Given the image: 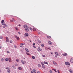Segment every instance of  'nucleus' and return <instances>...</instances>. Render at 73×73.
I'll list each match as a JSON object with an SVG mask.
<instances>
[{
	"mask_svg": "<svg viewBox=\"0 0 73 73\" xmlns=\"http://www.w3.org/2000/svg\"><path fill=\"white\" fill-rule=\"evenodd\" d=\"M9 62H12V60H11V58H9Z\"/></svg>",
	"mask_w": 73,
	"mask_h": 73,
	"instance_id": "nucleus-11",
	"label": "nucleus"
},
{
	"mask_svg": "<svg viewBox=\"0 0 73 73\" xmlns=\"http://www.w3.org/2000/svg\"><path fill=\"white\" fill-rule=\"evenodd\" d=\"M41 46H44V44H42V45H41Z\"/></svg>",
	"mask_w": 73,
	"mask_h": 73,
	"instance_id": "nucleus-52",
	"label": "nucleus"
},
{
	"mask_svg": "<svg viewBox=\"0 0 73 73\" xmlns=\"http://www.w3.org/2000/svg\"><path fill=\"white\" fill-rule=\"evenodd\" d=\"M42 56L43 57H45L46 56L45 55H42Z\"/></svg>",
	"mask_w": 73,
	"mask_h": 73,
	"instance_id": "nucleus-27",
	"label": "nucleus"
},
{
	"mask_svg": "<svg viewBox=\"0 0 73 73\" xmlns=\"http://www.w3.org/2000/svg\"><path fill=\"white\" fill-rule=\"evenodd\" d=\"M6 41L7 42H9V39H8V37H6Z\"/></svg>",
	"mask_w": 73,
	"mask_h": 73,
	"instance_id": "nucleus-3",
	"label": "nucleus"
},
{
	"mask_svg": "<svg viewBox=\"0 0 73 73\" xmlns=\"http://www.w3.org/2000/svg\"><path fill=\"white\" fill-rule=\"evenodd\" d=\"M48 43L50 45H52V42L50 41H48Z\"/></svg>",
	"mask_w": 73,
	"mask_h": 73,
	"instance_id": "nucleus-8",
	"label": "nucleus"
},
{
	"mask_svg": "<svg viewBox=\"0 0 73 73\" xmlns=\"http://www.w3.org/2000/svg\"><path fill=\"white\" fill-rule=\"evenodd\" d=\"M25 30L26 31V32H28V31H29V29H28V26L27 27V28H25Z\"/></svg>",
	"mask_w": 73,
	"mask_h": 73,
	"instance_id": "nucleus-5",
	"label": "nucleus"
},
{
	"mask_svg": "<svg viewBox=\"0 0 73 73\" xmlns=\"http://www.w3.org/2000/svg\"><path fill=\"white\" fill-rule=\"evenodd\" d=\"M33 31H36V29L35 28H33Z\"/></svg>",
	"mask_w": 73,
	"mask_h": 73,
	"instance_id": "nucleus-25",
	"label": "nucleus"
},
{
	"mask_svg": "<svg viewBox=\"0 0 73 73\" xmlns=\"http://www.w3.org/2000/svg\"><path fill=\"white\" fill-rule=\"evenodd\" d=\"M6 69H8L7 70V73H10L11 72V71L9 70V68H6Z\"/></svg>",
	"mask_w": 73,
	"mask_h": 73,
	"instance_id": "nucleus-2",
	"label": "nucleus"
},
{
	"mask_svg": "<svg viewBox=\"0 0 73 73\" xmlns=\"http://www.w3.org/2000/svg\"><path fill=\"white\" fill-rule=\"evenodd\" d=\"M69 64V62H65V64L66 65H68V64Z\"/></svg>",
	"mask_w": 73,
	"mask_h": 73,
	"instance_id": "nucleus-23",
	"label": "nucleus"
},
{
	"mask_svg": "<svg viewBox=\"0 0 73 73\" xmlns=\"http://www.w3.org/2000/svg\"><path fill=\"white\" fill-rule=\"evenodd\" d=\"M55 57H56V58H57V55H55Z\"/></svg>",
	"mask_w": 73,
	"mask_h": 73,
	"instance_id": "nucleus-46",
	"label": "nucleus"
},
{
	"mask_svg": "<svg viewBox=\"0 0 73 73\" xmlns=\"http://www.w3.org/2000/svg\"><path fill=\"white\" fill-rule=\"evenodd\" d=\"M25 36H29V35H28V33H25Z\"/></svg>",
	"mask_w": 73,
	"mask_h": 73,
	"instance_id": "nucleus-12",
	"label": "nucleus"
},
{
	"mask_svg": "<svg viewBox=\"0 0 73 73\" xmlns=\"http://www.w3.org/2000/svg\"><path fill=\"white\" fill-rule=\"evenodd\" d=\"M45 49L46 50H48V48L47 47H46L45 48Z\"/></svg>",
	"mask_w": 73,
	"mask_h": 73,
	"instance_id": "nucleus-37",
	"label": "nucleus"
},
{
	"mask_svg": "<svg viewBox=\"0 0 73 73\" xmlns=\"http://www.w3.org/2000/svg\"><path fill=\"white\" fill-rule=\"evenodd\" d=\"M13 68H14V69H16V67H15V66H13Z\"/></svg>",
	"mask_w": 73,
	"mask_h": 73,
	"instance_id": "nucleus-30",
	"label": "nucleus"
},
{
	"mask_svg": "<svg viewBox=\"0 0 73 73\" xmlns=\"http://www.w3.org/2000/svg\"><path fill=\"white\" fill-rule=\"evenodd\" d=\"M38 67H40V64H38Z\"/></svg>",
	"mask_w": 73,
	"mask_h": 73,
	"instance_id": "nucleus-45",
	"label": "nucleus"
},
{
	"mask_svg": "<svg viewBox=\"0 0 73 73\" xmlns=\"http://www.w3.org/2000/svg\"><path fill=\"white\" fill-rule=\"evenodd\" d=\"M23 27L25 28H27L28 27V25H24L23 26Z\"/></svg>",
	"mask_w": 73,
	"mask_h": 73,
	"instance_id": "nucleus-15",
	"label": "nucleus"
},
{
	"mask_svg": "<svg viewBox=\"0 0 73 73\" xmlns=\"http://www.w3.org/2000/svg\"><path fill=\"white\" fill-rule=\"evenodd\" d=\"M15 66H17V65H18V64H15Z\"/></svg>",
	"mask_w": 73,
	"mask_h": 73,
	"instance_id": "nucleus-48",
	"label": "nucleus"
},
{
	"mask_svg": "<svg viewBox=\"0 0 73 73\" xmlns=\"http://www.w3.org/2000/svg\"><path fill=\"white\" fill-rule=\"evenodd\" d=\"M2 25H3L4 26H3V28H7L8 27V25L7 24H5L4 23H2Z\"/></svg>",
	"mask_w": 73,
	"mask_h": 73,
	"instance_id": "nucleus-1",
	"label": "nucleus"
},
{
	"mask_svg": "<svg viewBox=\"0 0 73 73\" xmlns=\"http://www.w3.org/2000/svg\"><path fill=\"white\" fill-rule=\"evenodd\" d=\"M33 45H35V43H33Z\"/></svg>",
	"mask_w": 73,
	"mask_h": 73,
	"instance_id": "nucleus-53",
	"label": "nucleus"
},
{
	"mask_svg": "<svg viewBox=\"0 0 73 73\" xmlns=\"http://www.w3.org/2000/svg\"><path fill=\"white\" fill-rule=\"evenodd\" d=\"M0 38H1V39H3V37L2 36H1L0 37Z\"/></svg>",
	"mask_w": 73,
	"mask_h": 73,
	"instance_id": "nucleus-43",
	"label": "nucleus"
},
{
	"mask_svg": "<svg viewBox=\"0 0 73 73\" xmlns=\"http://www.w3.org/2000/svg\"><path fill=\"white\" fill-rule=\"evenodd\" d=\"M33 71L34 72V73H36V71H35V70H34Z\"/></svg>",
	"mask_w": 73,
	"mask_h": 73,
	"instance_id": "nucleus-40",
	"label": "nucleus"
},
{
	"mask_svg": "<svg viewBox=\"0 0 73 73\" xmlns=\"http://www.w3.org/2000/svg\"><path fill=\"white\" fill-rule=\"evenodd\" d=\"M18 33L19 35H20L21 34V33H20V32H18Z\"/></svg>",
	"mask_w": 73,
	"mask_h": 73,
	"instance_id": "nucleus-50",
	"label": "nucleus"
},
{
	"mask_svg": "<svg viewBox=\"0 0 73 73\" xmlns=\"http://www.w3.org/2000/svg\"><path fill=\"white\" fill-rule=\"evenodd\" d=\"M53 64H54L55 65H56V66L57 65V63L54 61L53 62Z\"/></svg>",
	"mask_w": 73,
	"mask_h": 73,
	"instance_id": "nucleus-10",
	"label": "nucleus"
},
{
	"mask_svg": "<svg viewBox=\"0 0 73 73\" xmlns=\"http://www.w3.org/2000/svg\"><path fill=\"white\" fill-rule=\"evenodd\" d=\"M52 70H54V71H55L56 72H57V71H56V69H52Z\"/></svg>",
	"mask_w": 73,
	"mask_h": 73,
	"instance_id": "nucleus-35",
	"label": "nucleus"
},
{
	"mask_svg": "<svg viewBox=\"0 0 73 73\" xmlns=\"http://www.w3.org/2000/svg\"><path fill=\"white\" fill-rule=\"evenodd\" d=\"M1 61H4V59L3 58H2L1 59Z\"/></svg>",
	"mask_w": 73,
	"mask_h": 73,
	"instance_id": "nucleus-44",
	"label": "nucleus"
},
{
	"mask_svg": "<svg viewBox=\"0 0 73 73\" xmlns=\"http://www.w3.org/2000/svg\"><path fill=\"white\" fill-rule=\"evenodd\" d=\"M44 64H47V65H48V63L47 62L44 61L43 62Z\"/></svg>",
	"mask_w": 73,
	"mask_h": 73,
	"instance_id": "nucleus-16",
	"label": "nucleus"
},
{
	"mask_svg": "<svg viewBox=\"0 0 73 73\" xmlns=\"http://www.w3.org/2000/svg\"><path fill=\"white\" fill-rule=\"evenodd\" d=\"M42 68H43V69H45V66H44V65H42Z\"/></svg>",
	"mask_w": 73,
	"mask_h": 73,
	"instance_id": "nucleus-20",
	"label": "nucleus"
},
{
	"mask_svg": "<svg viewBox=\"0 0 73 73\" xmlns=\"http://www.w3.org/2000/svg\"><path fill=\"white\" fill-rule=\"evenodd\" d=\"M19 26H21V25H19Z\"/></svg>",
	"mask_w": 73,
	"mask_h": 73,
	"instance_id": "nucleus-59",
	"label": "nucleus"
},
{
	"mask_svg": "<svg viewBox=\"0 0 73 73\" xmlns=\"http://www.w3.org/2000/svg\"><path fill=\"white\" fill-rule=\"evenodd\" d=\"M15 29L16 30V31H18V30H19V28H17V27H15Z\"/></svg>",
	"mask_w": 73,
	"mask_h": 73,
	"instance_id": "nucleus-26",
	"label": "nucleus"
},
{
	"mask_svg": "<svg viewBox=\"0 0 73 73\" xmlns=\"http://www.w3.org/2000/svg\"><path fill=\"white\" fill-rule=\"evenodd\" d=\"M1 48H2V47L1 46L0 47V49H1Z\"/></svg>",
	"mask_w": 73,
	"mask_h": 73,
	"instance_id": "nucleus-57",
	"label": "nucleus"
},
{
	"mask_svg": "<svg viewBox=\"0 0 73 73\" xmlns=\"http://www.w3.org/2000/svg\"><path fill=\"white\" fill-rule=\"evenodd\" d=\"M29 41H30V42H31V40H29Z\"/></svg>",
	"mask_w": 73,
	"mask_h": 73,
	"instance_id": "nucleus-56",
	"label": "nucleus"
},
{
	"mask_svg": "<svg viewBox=\"0 0 73 73\" xmlns=\"http://www.w3.org/2000/svg\"><path fill=\"white\" fill-rule=\"evenodd\" d=\"M41 64L42 65H44V63H43V62H41Z\"/></svg>",
	"mask_w": 73,
	"mask_h": 73,
	"instance_id": "nucleus-34",
	"label": "nucleus"
},
{
	"mask_svg": "<svg viewBox=\"0 0 73 73\" xmlns=\"http://www.w3.org/2000/svg\"><path fill=\"white\" fill-rule=\"evenodd\" d=\"M18 69H19V70H22V68H21V67H19Z\"/></svg>",
	"mask_w": 73,
	"mask_h": 73,
	"instance_id": "nucleus-19",
	"label": "nucleus"
},
{
	"mask_svg": "<svg viewBox=\"0 0 73 73\" xmlns=\"http://www.w3.org/2000/svg\"><path fill=\"white\" fill-rule=\"evenodd\" d=\"M68 65H70V63H68Z\"/></svg>",
	"mask_w": 73,
	"mask_h": 73,
	"instance_id": "nucleus-55",
	"label": "nucleus"
},
{
	"mask_svg": "<svg viewBox=\"0 0 73 73\" xmlns=\"http://www.w3.org/2000/svg\"><path fill=\"white\" fill-rule=\"evenodd\" d=\"M26 53L27 54V55H29V56H30V55H31L30 54H29V53L26 52Z\"/></svg>",
	"mask_w": 73,
	"mask_h": 73,
	"instance_id": "nucleus-31",
	"label": "nucleus"
},
{
	"mask_svg": "<svg viewBox=\"0 0 73 73\" xmlns=\"http://www.w3.org/2000/svg\"><path fill=\"white\" fill-rule=\"evenodd\" d=\"M69 71L70 73H73V72H72V70L71 69Z\"/></svg>",
	"mask_w": 73,
	"mask_h": 73,
	"instance_id": "nucleus-29",
	"label": "nucleus"
},
{
	"mask_svg": "<svg viewBox=\"0 0 73 73\" xmlns=\"http://www.w3.org/2000/svg\"><path fill=\"white\" fill-rule=\"evenodd\" d=\"M47 37L48 38H51V36H47Z\"/></svg>",
	"mask_w": 73,
	"mask_h": 73,
	"instance_id": "nucleus-21",
	"label": "nucleus"
},
{
	"mask_svg": "<svg viewBox=\"0 0 73 73\" xmlns=\"http://www.w3.org/2000/svg\"><path fill=\"white\" fill-rule=\"evenodd\" d=\"M32 58H33V59H35V57L34 56H33L32 57Z\"/></svg>",
	"mask_w": 73,
	"mask_h": 73,
	"instance_id": "nucleus-32",
	"label": "nucleus"
},
{
	"mask_svg": "<svg viewBox=\"0 0 73 73\" xmlns=\"http://www.w3.org/2000/svg\"><path fill=\"white\" fill-rule=\"evenodd\" d=\"M4 20H3L2 21H1V23H4Z\"/></svg>",
	"mask_w": 73,
	"mask_h": 73,
	"instance_id": "nucleus-39",
	"label": "nucleus"
},
{
	"mask_svg": "<svg viewBox=\"0 0 73 73\" xmlns=\"http://www.w3.org/2000/svg\"><path fill=\"white\" fill-rule=\"evenodd\" d=\"M62 55L63 56H67V54L66 53H64L62 54Z\"/></svg>",
	"mask_w": 73,
	"mask_h": 73,
	"instance_id": "nucleus-7",
	"label": "nucleus"
},
{
	"mask_svg": "<svg viewBox=\"0 0 73 73\" xmlns=\"http://www.w3.org/2000/svg\"><path fill=\"white\" fill-rule=\"evenodd\" d=\"M25 50H26V51L27 52H29V50L28 49V48H25Z\"/></svg>",
	"mask_w": 73,
	"mask_h": 73,
	"instance_id": "nucleus-9",
	"label": "nucleus"
},
{
	"mask_svg": "<svg viewBox=\"0 0 73 73\" xmlns=\"http://www.w3.org/2000/svg\"><path fill=\"white\" fill-rule=\"evenodd\" d=\"M29 29H30V30H31V31H32V30H33V29H32V28L31 27L29 28Z\"/></svg>",
	"mask_w": 73,
	"mask_h": 73,
	"instance_id": "nucleus-33",
	"label": "nucleus"
},
{
	"mask_svg": "<svg viewBox=\"0 0 73 73\" xmlns=\"http://www.w3.org/2000/svg\"><path fill=\"white\" fill-rule=\"evenodd\" d=\"M7 53H9V51H7Z\"/></svg>",
	"mask_w": 73,
	"mask_h": 73,
	"instance_id": "nucleus-49",
	"label": "nucleus"
},
{
	"mask_svg": "<svg viewBox=\"0 0 73 73\" xmlns=\"http://www.w3.org/2000/svg\"><path fill=\"white\" fill-rule=\"evenodd\" d=\"M49 48H50V47H48V49H49V50H51V49H50Z\"/></svg>",
	"mask_w": 73,
	"mask_h": 73,
	"instance_id": "nucleus-47",
	"label": "nucleus"
},
{
	"mask_svg": "<svg viewBox=\"0 0 73 73\" xmlns=\"http://www.w3.org/2000/svg\"><path fill=\"white\" fill-rule=\"evenodd\" d=\"M21 62L23 64H25V63H24V62H23V60H21Z\"/></svg>",
	"mask_w": 73,
	"mask_h": 73,
	"instance_id": "nucleus-24",
	"label": "nucleus"
},
{
	"mask_svg": "<svg viewBox=\"0 0 73 73\" xmlns=\"http://www.w3.org/2000/svg\"><path fill=\"white\" fill-rule=\"evenodd\" d=\"M38 33V34H39L40 35V33Z\"/></svg>",
	"mask_w": 73,
	"mask_h": 73,
	"instance_id": "nucleus-60",
	"label": "nucleus"
},
{
	"mask_svg": "<svg viewBox=\"0 0 73 73\" xmlns=\"http://www.w3.org/2000/svg\"><path fill=\"white\" fill-rule=\"evenodd\" d=\"M15 37L16 38L17 40H19V39H20V38L16 36H15Z\"/></svg>",
	"mask_w": 73,
	"mask_h": 73,
	"instance_id": "nucleus-4",
	"label": "nucleus"
},
{
	"mask_svg": "<svg viewBox=\"0 0 73 73\" xmlns=\"http://www.w3.org/2000/svg\"><path fill=\"white\" fill-rule=\"evenodd\" d=\"M33 46L34 48H36V47L35 46Z\"/></svg>",
	"mask_w": 73,
	"mask_h": 73,
	"instance_id": "nucleus-51",
	"label": "nucleus"
},
{
	"mask_svg": "<svg viewBox=\"0 0 73 73\" xmlns=\"http://www.w3.org/2000/svg\"><path fill=\"white\" fill-rule=\"evenodd\" d=\"M31 73H35V72H34L33 71H32L31 72Z\"/></svg>",
	"mask_w": 73,
	"mask_h": 73,
	"instance_id": "nucleus-38",
	"label": "nucleus"
},
{
	"mask_svg": "<svg viewBox=\"0 0 73 73\" xmlns=\"http://www.w3.org/2000/svg\"><path fill=\"white\" fill-rule=\"evenodd\" d=\"M37 50L39 52H40V51H42V49H41V48H38L37 49Z\"/></svg>",
	"mask_w": 73,
	"mask_h": 73,
	"instance_id": "nucleus-6",
	"label": "nucleus"
},
{
	"mask_svg": "<svg viewBox=\"0 0 73 73\" xmlns=\"http://www.w3.org/2000/svg\"><path fill=\"white\" fill-rule=\"evenodd\" d=\"M38 42H39V43H41V41L39 40H38Z\"/></svg>",
	"mask_w": 73,
	"mask_h": 73,
	"instance_id": "nucleus-28",
	"label": "nucleus"
},
{
	"mask_svg": "<svg viewBox=\"0 0 73 73\" xmlns=\"http://www.w3.org/2000/svg\"><path fill=\"white\" fill-rule=\"evenodd\" d=\"M13 42L12 41V40H10V43H12Z\"/></svg>",
	"mask_w": 73,
	"mask_h": 73,
	"instance_id": "nucleus-41",
	"label": "nucleus"
},
{
	"mask_svg": "<svg viewBox=\"0 0 73 73\" xmlns=\"http://www.w3.org/2000/svg\"><path fill=\"white\" fill-rule=\"evenodd\" d=\"M12 21V20H10V21H11V22H12V21Z\"/></svg>",
	"mask_w": 73,
	"mask_h": 73,
	"instance_id": "nucleus-58",
	"label": "nucleus"
},
{
	"mask_svg": "<svg viewBox=\"0 0 73 73\" xmlns=\"http://www.w3.org/2000/svg\"><path fill=\"white\" fill-rule=\"evenodd\" d=\"M23 45L24 44H23V43H21L20 46V47H22Z\"/></svg>",
	"mask_w": 73,
	"mask_h": 73,
	"instance_id": "nucleus-13",
	"label": "nucleus"
},
{
	"mask_svg": "<svg viewBox=\"0 0 73 73\" xmlns=\"http://www.w3.org/2000/svg\"><path fill=\"white\" fill-rule=\"evenodd\" d=\"M70 61L72 63H73V58H72L71 59Z\"/></svg>",
	"mask_w": 73,
	"mask_h": 73,
	"instance_id": "nucleus-14",
	"label": "nucleus"
},
{
	"mask_svg": "<svg viewBox=\"0 0 73 73\" xmlns=\"http://www.w3.org/2000/svg\"><path fill=\"white\" fill-rule=\"evenodd\" d=\"M17 62H19V60L17 59L16 60Z\"/></svg>",
	"mask_w": 73,
	"mask_h": 73,
	"instance_id": "nucleus-36",
	"label": "nucleus"
},
{
	"mask_svg": "<svg viewBox=\"0 0 73 73\" xmlns=\"http://www.w3.org/2000/svg\"><path fill=\"white\" fill-rule=\"evenodd\" d=\"M9 60V59H8V58H6L5 59V61H8Z\"/></svg>",
	"mask_w": 73,
	"mask_h": 73,
	"instance_id": "nucleus-22",
	"label": "nucleus"
},
{
	"mask_svg": "<svg viewBox=\"0 0 73 73\" xmlns=\"http://www.w3.org/2000/svg\"><path fill=\"white\" fill-rule=\"evenodd\" d=\"M1 72V70L0 69V72Z\"/></svg>",
	"mask_w": 73,
	"mask_h": 73,
	"instance_id": "nucleus-61",
	"label": "nucleus"
},
{
	"mask_svg": "<svg viewBox=\"0 0 73 73\" xmlns=\"http://www.w3.org/2000/svg\"><path fill=\"white\" fill-rule=\"evenodd\" d=\"M50 73H52V70H50Z\"/></svg>",
	"mask_w": 73,
	"mask_h": 73,
	"instance_id": "nucleus-42",
	"label": "nucleus"
},
{
	"mask_svg": "<svg viewBox=\"0 0 73 73\" xmlns=\"http://www.w3.org/2000/svg\"><path fill=\"white\" fill-rule=\"evenodd\" d=\"M12 20H13L12 21V22H15L16 21V20L14 19V18H12Z\"/></svg>",
	"mask_w": 73,
	"mask_h": 73,
	"instance_id": "nucleus-18",
	"label": "nucleus"
},
{
	"mask_svg": "<svg viewBox=\"0 0 73 73\" xmlns=\"http://www.w3.org/2000/svg\"><path fill=\"white\" fill-rule=\"evenodd\" d=\"M51 53L52 54H53V52H51Z\"/></svg>",
	"mask_w": 73,
	"mask_h": 73,
	"instance_id": "nucleus-54",
	"label": "nucleus"
},
{
	"mask_svg": "<svg viewBox=\"0 0 73 73\" xmlns=\"http://www.w3.org/2000/svg\"><path fill=\"white\" fill-rule=\"evenodd\" d=\"M55 54H56V55H57V56H58V55L59 54H58V53L57 52H55Z\"/></svg>",
	"mask_w": 73,
	"mask_h": 73,
	"instance_id": "nucleus-17",
	"label": "nucleus"
}]
</instances>
